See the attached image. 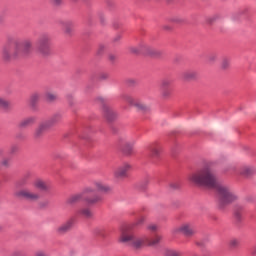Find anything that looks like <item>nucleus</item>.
<instances>
[{
  "label": "nucleus",
  "mask_w": 256,
  "mask_h": 256,
  "mask_svg": "<svg viewBox=\"0 0 256 256\" xmlns=\"http://www.w3.org/2000/svg\"><path fill=\"white\" fill-rule=\"evenodd\" d=\"M33 51V40L27 38L22 40L20 43L16 42L14 47L6 44L2 48V59L6 62L13 61L21 55H29Z\"/></svg>",
  "instance_id": "obj_2"
},
{
  "label": "nucleus",
  "mask_w": 256,
  "mask_h": 256,
  "mask_svg": "<svg viewBox=\"0 0 256 256\" xmlns=\"http://www.w3.org/2000/svg\"><path fill=\"white\" fill-rule=\"evenodd\" d=\"M172 23H183V19L179 16L171 18Z\"/></svg>",
  "instance_id": "obj_35"
},
{
  "label": "nucleus",
  "mask_w": 256,
  "mask_h": 256,
  "mask_svg": "<svg viewBox=\"0 0 256 256\" xmlns=\"http://www.w3.org/2000/svg\"><path fill=\"white\" fill-rule=\"evenodd\" d=\"M130 171H131V164L125 162V163L119 165L114 170V177H115V179H125L129 175Z\"/></svg>",
  "instance_id": "obj_9"
},
{
  "label": "nucleus",
  "mask_w": 256,
  "mask_h": 256,
  "mask_svg": "<svg viewBox=\"0 0 256 256\" xmlns=\"http://www.w3.org/2000/svg\"><path fill=\"white\" fill-rule=\"evenodd\" d=\"M33 187L37 191H41L44 193H47V191H49V189H51V186L49 185V183L41 178H38L33 181Z\"/></svg>",
  "instance_id": "obj_10"
},
{
  "label": "nucleus",
  "mask_w": 256,
  "mask_h": 256,
  "mask_svg": "<svg viewBox=\"0 0 256 256\" xmlns=\"http://www.w3.org/2000/svg\"><path fill=\"white\" fill-rule=\"evenodd\" d=\"M110 60L111 61L115 60V56L114 55H110Z\"/></svg>",
  "instance_id": "obj_46"
},
{
  "label": "nucleus",
  "mask_w": 256,
  "mask_h": 256,
  "mask_svg": "<svg viewBox=\"0 0 256 256\" xmlns=\"http://www.w3.org/2000/svg\"><path fill=\"white\" fill-rule=\"evenodd\" d=\"M132 146H129L128 144H126V146H125V148H124V151H125V153H131V150H132Z\"/></svg>",
  "instance_id": "obj_38"
},
{
  "label": "nucleus",
  "mask_w": 256,
  "mask_h": 256,
  "mask_svg": "<svg viewBox=\"0 0 256 256\" xmlns=\"http://www.w3.org/2000/svg\"><path fill=\"white\" fill-rule=\"evenodd\" d=\"M7 107H9V101L3 97H0V108L7 109Z\"/></svg>",
  "instance_id": "obj_30"
},
{
  "label": "nucleus",
  "mask_w": 256,
  "mask_h": 256,
  "mask_svg": "<svg viewBox=\"0 0 256 256\" xmlns=\"http://www.w3.org/2000/svg\"><path fill=\"white\" fill-rule=\"evenodd\" d=\"M35 256H47V253L44 251H38L35 253Z\"/></svg>",
  "instance_id": "obj_39"
},
{
  "label": "nucleus",
  "mask_w": 256,
  "mask_h": 256,
  "mask_svg": "<svg viewBox=\"0 0 256 256\" xmlns=\"http://www.w3.org/2000/svg\"><path fill=\"white\" fill-rule=\"evenodd\" d=\"M171 189H179L181 185L178 182H172L170 184Z\"/></svg>",
  "instance_id": "obj_36"
},
{
  "label": "nucleus",
  "mask_w": 256,
  "mask_h": 256,
  "mask_svg": "<svg viewBox=\"0 0 256 256\" xmlns=\"http://www.w3.org/2000/svg\"><path fill=\"white\" fill-rule=\"evenodd\" d=\"M162 147L159 144H154L150 148V157L151 159H159V156L161 155Z\"/></svg>",
  "instance_id": "obj_18"
},
{
  "label": "nucleus",
  "mask_w": 256,
  "mask_h": 256,
  "mask_svg": "<svg viewBox=\"0 0 256 256\" xmlns=\"http://www.w3.org/2000/svg\"><path fill=\"white\" fill-rule=\"evenodd\" d=\"M103 113H104V116L106 117L107 121H113V119H115L117 117V112H115V110H113V108H111L107 105H104Z\"/></svg>",
  "instance_id": "obj_14"
},
{
  "label": "nucleus",
  "mask_w": 256,
  "mask_h": 256,
  "mask_svg": "<svg viewBox=\"0 0 256 256\" xmlns=\"http://www.w3.org/2000/svg\"><path fill=\"white\" fill-rule=\"evenodd\" d=\"M122 99L128 103V105H131V107H135L137 111H149V106L143 103V101L137 97L125 94L123 95Z\"/></svg>",
  "instance_id": "obj_7"
},
{
  "label": "nucleus",
  "mask_w": 256,
  "mask_h": 256,
  "mask_svg": "<svg viewBox=\"0 0 256 256\" xmlns=\"http://www.w3.org/2000/svg\"><path fill=\"white\" fill-rule=\"evenodd\" d=\"M51 129L46 122H42L35 130L34 137L39 139V137H43L46 131Z\"/></svg>",
  "instance_id": "obj_13"
},
{
  "label": "nucleus",
  "mask_w": 256,
  "mask_h": 256,
  "mask_svg": "<svg viewBox=\"0 0 256 256\" xmlns=\"http://www.w3.org/2000/svg\"><path fill=\"white\" fill-rule=\"evenodd\" d=\"M197 77H199V74L197 73V71H194V70H187L182 74V78L185 81H195Z\"/></svg>",
  "instance_id": "obj_17"
},
{
  "label": "nucleus",
  "mask_w": 256,
  "mask_h": 256,
  "mask_svg": "<svg viewBox=\"0 0 256 256\" xmlns=\"http://www.w3.org/2000/svg\"><path fill=\"white\" fill-rule=\"evenodd\" d=\"M94 187L99 193H109L111 191V187L102 181H95Z\"/></svg>",
  "instance_id": "obj_15"
},
{
  "label": "nucleus",
  "mask_w": 256,
  "mask_h": 256,
  "mask_svg": "<svg viewBox=\"0 0 256 256\" xmlns=\"http://www.w3.org/2000/svg\"><path fill=\"white\" fill-rule=\"evenodd\" d=\"M99 231H101V228H96L95 230H94V233L96 234V235H100V232Z\"/></svg>",
  "instance_id": "obj_44"
},
{
  "label": "nucleus",
  "mask_w": 256,
  "mask_h": 256,
  "mask_svg": "<svg viewBox=\"0 0 256 256\" xmlns=\"http://www.w3.org/2000/svg\"><path fill=\"white\" fill-rule=\"evenodd\" d=\"M17 149H18L17 146H12L10 148V153H16Z\"/></svg>",
  "instance_id": "obj_40"
},
{
  "label": "nucleus",
  "mask_w": 256,
  "mask_h": 256,
  "mask_svg": "<svg viewBox=\"0 0 256 256\" xmlns=\"http://www.w3.org/2000/svg\"><path fill=\"white\" fill-rule=\"evenodd\" d=\"M230 247H239V240L238 239H232L229 242Z\"/></svg>",
  "instance_id": "obj_34"
},
{
  "label": "nucleus",
  "mask_w": 256,
  "mask_h": 256,
  "mask_svg": "<svg viewBox=\"0 0 256 256\" xmlns=\"http://www.w3.org/2000/svg\"><path fill=\"white\" fill-rule=\"evenodd\" d=\"M45 99L48 103H53V101H57V94L53 92H47L45 94Z\"/></svg>",
  "instance_id": "obj_26"
},
{
  "label": "nucleus",
  "mask_w": 256,
  "mask_h": 256,
  "mask_svg": "<svg viewBox=\"0 0 256 256\" xmlns=\"http://www.w3.org/2000/svg\"><path fill=\"white\" fill-rule=\"evenodd\" d=\"M102 197L99 195H94L92 197H85L82 192L76 193L72 196H70L67 199V203L68 205H73L75 203H79V201H84L85 203H87V205H95L97 203H101L102 201Z\"/></svg>",
  "instance_id": "obj_4"
},
{
  "label": "nucleus",
  "mask_w": 256,
  "mask_h": 256,
  "mask_svg": "<svg viewBox=\"0 0 256 256\" xmlns=\"http://www.w3.org/2000/svg\"><path fill=\"white\" fill-rule=\"evenodd\" d=\"M166 256H181V253L175 250H169L167 251Z\"/></svg>",
  "instance_id": "obj_32"
},
{
  "label": "nucleus",
  "mask_w": 256,
  "mask_h": 256,
  "mask_svg": "<svg viewBox=\"0 0 256 256\" xmlns=\"http://www.w3.org/2000/svg\"><path fill=\"white\" fill-rule=\"evenodd\" d=\"M172 233H183L186 237H193L195 233H197V230L195 229V226L191 222H184L180 226L175 227L172 230Z\"/></svg>",
  "instance_id": "obj_8"
},
{
  "label": "nucleus",
  "mask_w": 256,
  "mask_h": 256,
  "mask_svg": "<svg viewBox=\"0 0 256 256\" xmlns=\"http://www.w3.org/2000/svg\"><path fill=\"white\" fill-rule=\"evenodd\" d=\"M52 5H61L63 0H49Z\"/></svg>",
  "instance_id": "obj_37"
},
{
  "label": "nucleus",
  "mask_w": 256,
  "mask_h": 256,
  "mask_svg": "<svg viewBox=\"0 0 256 256\" xmlns=\"http://www.w3.org/2000/svg\"><path fill=\"white\" fill-rule=\"evenodd\" d=\"M171 85H173V80L171 78H164L161 81V88L162 89H171Z\"/></svg>",
  "instance_id": "obj_25"
},
{
  "label": "nucleus",
  "mask_w": 256,
  "mask_h": 256,
  "mask_svg": "<svg viewBox=\"0 0 256 256\" xmlns=\"http://www.w3.org/2000/svg\"><path fill=\"white\" fill-rule=\"evenodd\" d=\"M37 123V117L36 116H29L27 118H24L21 120L18 124V127L20 129H27V127H31L32 125H35Z\"/></svg>",
  "instance_id": "obj_12"
},
{
  "label": "nucleus",
  "mask_w": 256,
  "mask_h": 256,
  "mask_svg": "<svg viewBox=\"0 0 256 256\" xmlns=\"http://www.w3.org/2000/svg\"><path fill=\"white\" fill-rule=\"evenodd\" d=\"M147 229H148V231L155 232L159 229V226H157L156 224H150V225H148Z\"/></svg>",
  "instance_id": "obj_33"
},
{
  "label": "nucleus",
  "mask_w": 256,
  "mask_h": 256,
  "mask_svg": "<svg viewBox=\"0 0 256 256\" xmlns=\"http://www.w3.org/2000/svg\"><path fill=\"white\" fill-rule=\"evenodd\" d=\"M120 243H125L133 249H143V247H149L148 237L135 238L133 233L128 229H123L119 238Z\"/></svg>",
  "instance_id": "obj_3"
},
{
  "label": "nucleus",
  "mask_w": 256,
  "mask_h": 256,
  "mask_svg": "<svg viewBox=\"0 0 256 256\" xmlns=\"http://www.w3.org/2000/svg\"><path fill=\"white\" fill-rule=\"evenodd\" d=\"M161 95L164 98L170 97L171 96V89L170 88H162Z\"/></svg>",
  "instance_id": "obj_31"
},
{
  "label": "nucleus",
  "mask_w": 256,
  "mask_h": 256,
  "mask_svg": "<svg viewBox=\"0 0 256 256\" xmlns=\"http://www.w3.org/2000/svg\"><path fill=\"white\" fill-rule=\"evenodd\" d=\"M103 49H105V46H100L99 47V52L101 53V51H103Z\"/></svg>",
  "instance_id": "obj_45"
},
{
  "label": "nucleus",
  "mask_w": 256,
  "mask_h": 256,
  "mask_svg": "<svg viewBox=\"0 0 256 256\" xmlns=\"http://www.w3.org/2000/svg\"><path fill=\"white\" fill-rule=\"evenodd\" d=\"M59 25L64 29L66 35H71V31H73V22L71 20H61Z\"/></svg>",
  "instance_id": "obj_16"
},
{
  "label": "nucleus",
  "mask_w": 256,
  "mask_h": 256,
  "mask_svg": "<svg viewBox=\"0 0 256 256\" xmlns=\"http://www.w3.org/2000/svg\"><path fill=\"white\" fill-rule=\"evenodd\" d=\"M3 153H5V151H3V149H0V155H3Z\"/></svg>",
  "instance_id": "obj_48"
},
{
  "label": "nucleus",
  "mask_w": 256,
  "mask_h": 256,
  "mask_svg": "<svg viewBox=\"0 0 256 256\" xmlns=\"http://www.w3.org/2000/svg\"><path fill=\"white\" fill-rule=\"evenodd\" d=\"M59 121H61V114H54L49 120L45 121V123L51 128L57 125Z\"/></svg>",
  "instance_id": "obj_20"
},
{
  "label": "nucleus",
  "mask_w": 256,
  "mask_h": 256,
  "mask_svg": "<svg viewBox=\"0 0 256 256\" xmlns=\"http://www.w3.org/2000/svg\"><path fill=\"white\" fill-rule=\"evenodd\" d=\"M215 16L208 18V23H213L215 21Z\"/></svg>",
  "instance_id": "obj_42"
},
{
  "label": "nucleus",
  "mask_w": 256,
  "mask_h": 256,
  "mask_svg": "<svg viewBox=\"0 0 256 256\" xmlns=\"http://www.w3.org/2000/svg\"><path fill=\"white\" fill-rule=\"evenodd\" d=\"M119 39H121V36H117V37L115 38V41H119Z\"/></svg>",
  "instance_id": "obj_47"
},
{
  "label": "nucleus",
  "mask_w": 256,
  "mask_h": 256,
  "mask_svg": "<svg viewBox=\"0 0 256 256\" xmlns=\"http://www.w3.org/2000/svg\"><path fill=\"white\" fill-rule=\"evenodd\" d=\"M81 193L83 194L84 197H90L91 193H95V188L93 186H88L84 188Z\"/></svg>",
  "instance_id": "obj_27"
},
{
  "label": "nucleus",
  "mask_w": 256,
  "mask_h": 256,
  "mask_svg": "<svg viewBox=\"0 0 256 256\" xmlns=\"http://www.w3.org/2000/svg\"><path fill=\"white\" fill-rule=\"evenodd\" d=\"M188 180L190 183H194V185H202L203 187H208L209 189H216L220 202L223 205L235 203V201L239 199V195H237L235 190L217 181V177L209 165H206L196 172L191 173L188 176Z\"/></svg>",
  "instance_id": "obj_1"
},
{
  "label": "nucleus",
  "mask_w": 256,
  "mask_h": 256,
  "mask_svg": "<svg viewBox=\"0 0 256 256\" xmlns=\"http://www.w3.org/2000/svg\"><path fill=\"white\" fill-rule=\"evenodd\" d=\"M37 50L42 57H49L51 55V36L42 35L38 40Z\"/></svg>",
  "instance_id": "obj_6"
},
{
  "label": "nucleus",
  "mask_w": 256,
  "mask_h": 256,
  "mask_svg": "<svg viewBox=\"0 0 256 256\" xmlns=\"http://www.w3.org/2000/svg\"><path fill=\"white\" fill-rule=\"evenodd\" d=\"M73 225H75V218H70L56 229V233L59 235H65V233H69L70 229H73Z\"/></svg>",
  "instance_id": "obj_11"
},
{
  "label": "nucleus",
  "mask_w": 256,
  "mask_h": 256,
  "mask_svg": "<svg viewBox=\"0 0 256 256\" xmlns=\"http://www.w3.org/2000/svg\"><path fill=\"white\" fill-rule=\"evenodd\" d=\"M255 171V168L252 166H242L239 170V173L244 177H249L250 175H253Z\"/></svg>",
  "instance_id": "obj_19"
},
{
  "label": "nucleus",
  "mask_w": 256,
  "mask_h": 256,
  "mask_svg": "<svg viewBox=\"0 0 256 256\" xmlns=\"http://www.w3.org/2000/svg\"><path fill=\"white\" fill-rule=\"evenodd\" d=\"M144 49H145L146 51H148V53H153V52L151 51V48H150L149 46H144Z\"/></svg>",
  "instance_id": "obj_43"
},
{
  "label": "nucleus",
  "mask_w": 256,
  "mask_h": 256,
  "mask_svg": "<svg viewBox=\"0 0 256 256\" xmlns=\"http://www.w3.org/2000/svg\"><path fill=\"white\" fill-rule=\"evenodd\" d=\"M218 54L217 53H210L207 57L208 63H215L218 59Z\"/></svg>",
  "instance_id": "obj_28"
},
{
  "label": "nucleus",
  "mask_w": 256,
  "mask_h": 256,
  "mask_svg": "<svg viewBox=\"0 0 256 256\" xmlns=\"http://www.w3.org/2000/svg\"><path fill=\"white\" fill-rule=\"evenodd\" d=\"M145 223V216H140L134 223L131 224L127 229L128 231H131V229H135V227H139L140 225H143Z\"/></svg>",
  "instance_id": "obj_22"
},
{
  "label": "nucleus",
  "mask_w": 256,
  "mask_h": 256,
  "mask_svg": "<svg viewBox=\"0 0 256 256\" xmlns=\"http://www.w3.org/2000/svg\"><path fill=\"white\" fill-rule=\"evenodd\" d=\"M231 65V60L229 58H223L221 62L222 69H229V66Z\"/></svg>",
  "instance_id": "obj_29"
},
{
  "label": "nucleus",
  "mask_w": 256,
  "mask_h": 256,
  "mask_svg": "<svg viewBox=\"0 0 256 256\" xmlns=\"http://www.w3.org/2000/svg\"><path fill=\"white\" fill-rule=\"evenodd\" d=\"M79 214L82 215V217H85V219H91L93 217V211L89 208L80 209Z\"/></svg>",
  "instance_id": "obj_23"
},
{
  "label": "nucleus",
  "mask_w": 256,
  "mask_h": 256,
  "mask_svg": "<svg viewBox=\"0 0 256 256\" xmlns=\"http://www.w3.org/2000/svg\"><path fill=\"white\" fill-rule=\"evenodd\" d=\"M2 165H3L4 167H7V165H9V160H7V159L3 160V161H2Z\"/></svg>",
  "instance_id": "obj_41"
},
{
  "label": "nucleus",
  "mask_w": 256,
  "mask_h": 256,
  "mask_svg": "<svg viewBox=\"0 0 256 256\" xmlns=\"http://www.w3.org/2000/svg\"><path fill=\"white\" fill-rule=\"evenodd\" d=\"M163 241V236L156 234L153 238L148 237V247L159 245V242Z\"/></svg>",
  "instance_id": "obj_21"
},
{
  "label": "nucleus",
  "mask_w": 256,
  "mask_h": 256,
  "mask_svg": "<svg viewBox=\"0 0 256 256\" xmlns=\"http://www.w3.org/2000/svg\"><path fill=\"white\" fill-rule=\"evenodd\" d=\"M40 99H41V94L40 93H33L30 96V105L32 107H35V105H37V103H39Z\"/></svg>",
  "instance_id": "obj_24"
},
{
  "label": "nucleus",
  "mask_w": 256,
  "mask_h": 256,
  "mask_svg": "<svg viewBox=\"0 0 256 256\" xmlns=\"http://www.w3.org/2000/svg\"><path fill=\"white\" fill-rule=\"evenodd\" d=\"M18 199H24V201H29L30 203H37L41 199V194L33 189L23 188L15 193Z\"/></svg>",
  "instance_id": "obj_5"
}]
</instances>
